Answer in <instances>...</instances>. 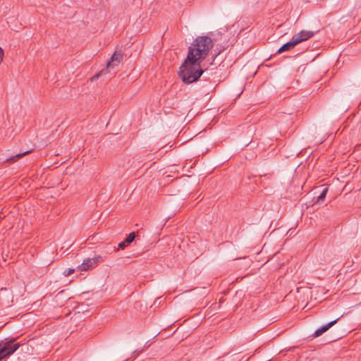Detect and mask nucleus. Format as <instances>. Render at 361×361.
I'll use <instances>...</instances> for the list:
<instances>
[{
	"instance_id": "f257e3e1",
	"label": "nucleus",
	"mask_w": 361,
	"mask_h": 361,
	"mask_svg": "<svg viewBox=\"0 0 361 361\" xmlns=\"http://www.w3.org/2000/svg\"><path fill=\"white\" fill-rule=\"evenodd\" d=\"M207 56L208 54L203 50L190 44L187 57L179 71V76L184 83L190 84L200 78L204 72L200 66V63Z\"/></svg>"
},
{
	"instance_id": "f03ea898",
	"label": "nucleus",
	"mask_w": 361,
	"mask_h": 361,
	"mask_svg": "<svg viewBox=\"0 0 361 361\" xmlns=\"http://www.w3.org/2000/svg\"><path fill=\"white\" fill-rule=\"evenodd\" d=\"M316 32L302 30L301 32L294 35L288 42L284 44L277 51L282 53L292 49L297 44L306 41L312 37Z\"/></svg>"
},
{
	"instance_id": "7ed1b4c3",
	"label": "nucleus",
	"mask_w": 361,
	"mask_h": 361,
	"mask_svg": "<svg viewBox=\"0 0 361 361\" xmlns=\"http://www.w3.org/2000/svg\"><path fill=\"white\" fill-rule=\"evenodd\" d=\"M219 35V33L214 34L211 32V36H198L194 39L192 44H193V47H197L209 54L211 49L218 39L216 36Z\"/></svg>"
},
{
	"instance_id": "20e7f679",
	"label": "nucleus",
	"mask_w": 361,
	"mask_h": 361,
	"mask_svg": "<svg viewBox=\"0 0 361 361\" xmlns=\"http://www.w3.org/2000/svg\"><path fill=\"white\" fill-rule=\"evenodd\" d=\"M20 346L19 343H15V339L0 344V361L11 355Z\"/></svg>"
},
{
	"instance_id": "39448f33",
	"label": "nucleus",
	"mask_w": 361,
	"mask_h": 361,
	"mask_svg": "<svg viewBox=\"0 0 361 361\" xmlns=\"http://www.w3.org/2000/svg\"><path fill=\"white\" fill-rule=\"evenodd\" d=\"M123 60V54L121 51H115L111 57V60L108 61L106 67L102 69L98 74L95 75L93 78H99L100 76L106 75L109 72L110 69L117 67Z\"/></svg>"
},
{
	"instance_id": "423d86ee",
	"label": "nucleus",
	"mask_w": 361,
	"mask_h": 361,
	"mask_svg": "<svg viewBox=\"0 0 361 361\" xmlns=\"http://www.w3.org/2000/svg\"><path fill=\"white\" fill-rule=\"evenodd\" d=\"M103 262V257L100 255L95 256L93 258H87L83 260V262L77 268L78 271H83L92 269L97 267V265Z\"/></svg>"
},
{
	"instance_id": "0eeeda50",
	"label": "nucleus",
	"mask_w": 361,
	"mask_h": 361,
	"mask_svg": "<svg viewBox=\"0 0 361 361\" xmlns=\"http://www.w3.org/2000/svg\"><path fill=\"white\" fill-rule=\"evenodd\" d=\"M338 319H339V318H337L336 319L331 321L329 323H328L327 324L324 325V326H321L320 328H319L318 329H317L314 333V336L319 337L321 335H322L324 333H325L326 331H328L331 326H333L335 324H336V322H338Z\"/></svg>"
},
{
	"instance_id": "6e6552de",
	"label": "nucleus",
	"mask_w": 361,
	"mask_h": 361,
	"mask_svg": "<svg viewBox=\"0 0 361 361\" xmlns=\"http://www.w3.org/2000/svg\"><path fill=\"white\" fill-rule=\"evenodd\" d=\"M31 152L30 150H27L25 152H23L22 153L17 154L14 156L11 157L10 158L7 159L6 161L8 162H15L18 161L19 159L22 158L23 156L28 154Z\"/></svg>"
},
{
	"instance_id": "1a4fd4ad",
	"label": "nucleus",
	"mask_w": 361,
	"mask_h": 361,
	"mask_svg": "<svg viewBox=\"0 0 361 361\" xmlns=\"http://www.w3.org/2000/svg\"><path fill=\"white\" fill-rule=\"evenodd\" d=\"M327 192H328V188H324L318 197L313 198L312 201H313L314 204L319 203V202L323 201L324 200V198L326 197Z\"/></svg>"
},
{
	"instance_id": "9d476101",
	"label": "nucleus",
	"mask_w": 361,
	"mask_h": 361,
	"mask_svg": "<svg viewBox=\"0 0 361 361\" xmlns=\"http://www.w3.org/2000/svg\"><path fill=\"white\" fill-rule=\"evenodd\" d=\"M224 49H225V46L217 44L216 48L214 50L213 58L214 59L216 58L221 54V52L222 51H224Z\"/></svg>"
},
{
	"instance_id": "9b49d317",
	"label": "nucleus",
	"mask_w": 361,
	"mask_h": 361,
	"mask_svg": "<svg viewBox=\"0 0 361 361\" xmlns=\"http://www.w3.org/2000/svg\"><path fill=\"white\" fill-rule=\"evenodd\" d=\"M135 233L132 232L127 236V238H126L125 240H126V242H127V244H130L135 240Z\"/></svg>"
},
{
	"instance_id": "f8f14e48",
	"label": "nucleus",
	"mask_w": 361,
	"mask_h": 361,
	"mask_svg": "<svg viewBox=\"0 0 361 361\" xmlns=\"http://www.w3.org/2000/svg\"><path fill=\"white\" fill-rule=\"evenodd\" d=\"M74 272H75L74 269H68L63 271V275L66 276H68L73 274Z\"/></svg>"
},
{
	"instance_id": "ddd939ff",
	"label": "nucleus",
	"mask_w": 361,
	"mask_h": 361,
	"mask_svg": "<svg viewBox=\"0 0 361 361\" xmlns=\"http://www.w3.org/2000/svg\"><path fill=\"white\" fill-rule=\"evenodd\" d=\"M126 245H128L127 242H126V240H124L123 242L119 243L118 247L121 249H124L126 247Z\"/></svg>"
},
{
	"instance_id": "4468645a",
	"label": "nucleus",
	"mask_w": 361,
	"mask_h": 361,
	"mask_svg": "<svg viewBox=\"0 0 361 361\" xmlns=\"http://www.w3.org/2000/svg\"><path fill=\"white\" fill-rule=\"evenodd\" d=\"M3 57H4V51L1 49V47H0V64L1 63V62L3 61Z\"/></svg>"
}]
</instances>
